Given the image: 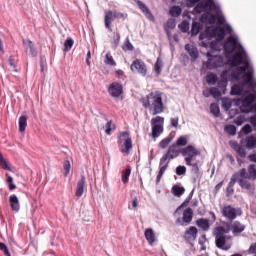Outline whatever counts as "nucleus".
Returning a JSON list of instances; mask_svg holds the SVG:
<instances>
[{
  "label": "nucleus",
  "instance_id": "0eeeda50",
  "mask_svg": "<svg viewBox=\"0 0 256 256\" xmlns=\"http://www.w3.org/2000/svg\"><path fill=\"white\" fill-rule=\"evenodd\" d=\"M255 70L253 65H251V58L248 56V66L245 68L244 72L240 74V78L243 77L242 85H247L251 91H256V79L253 77Z\"/></svg>",
  "mask_w": 256,
  "mask_h": 256
},
{
  "label": "nucleus",
  "instance_id": "4d7b16f0",
  "mask_svg": "<svg viewBox=\"0 0 256 256\" xmlns=\"http://www.w3.org/2000/svg\"><path fill=\"white\" fill-rule=\"evenodd\" d=\"M187 173V167L179 165L176 167V175H185Z\"/></svg>",
  "mask_w": 256,
  "mask_h": 256
},
{
  "label": "nucleus",
  "instance_id": "7ed1b4c3",
  "mask_svg": "<svg viewBox=\"0 0 256 256\" xmlns=\"http://www.w3.org/2000/svg\"><path fill=\"white\" fill-rule=\"evenodd\" d=\"M210 39H216V41H223L225 39V28L223 26H208L205 32L199 35V45L207 49L209 47Z\"/></svg>",
  "mask_w": 256,
  "mask_h": 256
},
{
  "label": "nucleus",
  "instance_id": "603ef678",
  "mask_svg": "<svg viewBox=\"0 0 256 256\" xmlns=\"http://www.w3.org/2000/svg\"><path fill=\"white\" fill-rule=\"evenodd\" d=\"M104 62L106 65H110L111 67H115L117 65V62H115L111 54H106V58Z\"/></svg>",
  "mask_w": 256,
  "mask_h": 256
},
{
  "label": "nucleus",
  "instance_id": "aec40b11",
  "mask_svg": "<svg viewBox=\"0 0 256 256\" xmlns=\"http://www.w3.org/2000/svg\"><path fill=\"white\" fill-rule=\"evenodd\" d=\"M179 155H181V149L177 150L176 144H172L171 146H169L168 150L164 154V156L167 157L170 161H172V159H177Z\"/></svg>",
  "mask_w": 256,
  "mask_h": 256
},
{
  "label": "nucleus",
  "instance_id": "6e6d98bb",
  "mask_svg": "<svg viewBox=\"0 0 256 256\" xmlns=\"http://www.w3.org/2000/svg\"><path fill=\"white\" fill-rule=\"evenodd\" d=\"M64 167V175L65 177H67V175H69L70 171H71V162L69 160H66L63 164Z\"/></svg>",
  "mask_w": 256,
  "mask_h": 256
},
{
  "label": "nucleus",
  "instance_id": "20e7f679",
  "mask_svg": "<svg viewBox=\"0 0 256 256\" xmlns=\"http://www.w3.org/2000/svg\"><path fill=\"white\" fill-rule=\"evenodd\" d=\"M244 72L245 68L243 67H236L233 70H224L221 73V80L217 83L218 89H220L222 93H225V91H227V84L229 81H239L241 79V73Z\"/></svg>",
  "mask_w": 256,
  "mask_h": 256
},
{
  "label": "nucleus",
  "instance_id": "5701e85b",
  "mask_svg": "<svg viewBox=\"0 0 256 256\" xmlns=\"http://www.w3.org/2000/svg\"><path fill=\"white\" fill-rule=\"evenodd\" d=\"M200 21L201 23H209L210 25H215V23H217V14L206 12L200 17Z\"/></svg>",
  "mask_w": 256,
  "mask_h": 256
},
{
  "label": "nucleus",
  "instance_id": "39448f33",
  "mask_svg": "<svg viewBox=\"0 0 256 256\" xmlns=\"http://www.w3.org/2000/svg\"><path fill=\"white\" fill-rule=\"evenodd\" d=\"M254 94H246L241 98L234 99L236 107H239L241 113H256V90Z\"/></svg>",
  "mask_w": 256,
  "mask_h": 256
},
{
  "label": "nucleus",
  "instance_id": "9b49d317",
  "mask_svg": "<svg viewBox=\"0 0 256 256\" xmlns=\"http://www.w3.org/2000/svg\"><path fill=\"white\" fill-rule=\"evenodd\" d=\"M163 125H165V118L156 116L151 119L152 137L157 139L163 133Z\"/></svg>",
  "mask_w": 256,
  "mask_h": 256
},
{
  "label": "nucleus",
  "instance_id": "ddd939ff",
  "mask_svg": "<svg viewBox=\"0 0 256 256\" xmlns=\"http://www.w3.org/2000/svg\"><path fill=\"white\" fill-rule=\"evenodd\" d=\"M238 175V184L241 187V189H245L246 191H251V178L247 175V169L242 168L239 172H237Z\"/></svg>",
  "mask_w": 256,
  "mask_h": 256
},
{
  "label": "nucleus",
  "instance_id": "052dcab7",
  "mask_svg": "<svg viewBox=\"0 0 256 256\" xmlns=\"http://www.w3.org/2000/svg\"><path fill=\"white\" fill-rule=\"evenodd\" d=\"M235 125H238V127H241L243 123H245V116L240 115L234 120Z\"/></svg>",
  "mask_w": 256,
  "mask_h": 256
},
{
  "label": "nucleus",
  "instance_id": "c756f323",
  "mask_svg": "<svg viewBox=\"0 0 256 256\" xmlns=\"http://www.w3.org/2000/svg\"><path fill=\"white\" fill-rule=\"evenodd\" d=\"M195 193V189H193L188 197L184 200V202L175 210L174 215L179 214V211H181V209L187 207V205H189V202L191 201V199H193V194Z\"/></svg>",
  "mask_w": 256,
  "mask_h": 256
},
{
  "label": "nucleus",
  "instance_id": "ea45409f",
  "mask_svg": "<svg viewBox=\"0 0 256 256\" xmlns=\"http://www.w3.org/2000/svg\"><path fill=\"white\" fill-rule=\"evenodd\" d=\"M27 129V116H20L19 117V131L20 133L25 132Z\"/></svg>",
  "mask_w": 256,
  "mask_h": 256
},
{
  "label": "nucleus",
  "instance_id": "09e8293b",
  "mask_svg": "<svg viewBox=\"0 0 256 256\" xmlns=\"http://www.w3.org/2000/svg\"><path fill=\"white\" fill-rule=\"evenodd\" d=\"M171 141H173V137L164 138L160 141L159 147H161L162 149H167V147H169V143H171Z\"/></svg>",
  "mask_w": 256,
  "mask_h": 256
},
{
  "label": "nucleus",
  "instance_id": "6ab92c4d",
  "mask_svg": "<svg viewBox=\"0 0 256 256\" xmlns=\"http://www.w3.org/2000/svg\"><path fill=\"white\" fill-rule=\"evenodd\" d=\"M86 188H87V180L85 178V174H82L80 180L77 182V185H76V197L78 198L83 197V193H85Z\"/></svg>",
  "mask_w": 256,
  "mask_h": 256
},
{
  "label": "nucleus",
  "instance_id": "6e6552de",
  "mask_svg": "<svg viewBox=\"0 0 256 256\" xmlns=\"http://www.w3.org/2000/svg\"><path fill=\"white\" fill-rule=\"evenodd\" d=\"M118 146L123 155L127 156L131 154V149H133V140L131 139L129 132H120L118 136Z\"/></svg>",
  "mask_w": 256,
  "mask_h": 256
},
{
  "label": "nucleus",
  "instance_id": "72a5a7b5",
  "mask_svg": "<svg viewBox=\"0 0 256 256\" xmlns=\"http://www.w3.org/2000/svg\"><path fill=\"white\" fill-rule=\"evenodd\" d=\"M144 235L149 245H153V243L156 241L155 233L153 232V229L151 228L146 229Z\"/></svg>",
  "mask_w": 256,
  "mask_h": 256
},
{
  "label": "nucleus",
  "instance_id": "412c9836",
  "mask_svg": "<svg viewBox=\"0 0 256 256\" xmlns=\"http://www.w3.org/2000/svg\"><path fill=\"white\" fill-rule=\"evenodd\" d=\"M199 154H200L199 150H197L193 145H188L187 147L181 149V155H183V157L187 155V157H190L191 159H193L194 156Z\"/></svg>",
  "mask_w": 256,
  "mask_h": 256
},
{
  "label": "nucleus",
  "instance_id": "680f3d73",
  "mask_svg": "<svg viewBox=\"0 0 256 256\" xmlns=\"http://www.w3.org/2000/svg\"><path fill=\"white\" fill-rule=\"evenodd\" d=\"M105 127H106V130H105L106 135H111V131L113 129L112 128L113 127V120L108 121L106 123Z\"/></svg>",
  "mask_w": 256,
  "mask_h": 256
},
{
  "label": "nucleus",
  "instance_id": "de8ad7c7",
  "mask_svg": "<svg viewBox=\"0 0 256 256\" xmlns=\"http://www.w3.org/2000/svg\"><path fill=\"white\" fill-rule=\"evenodd\" d=\"M191 172L194 174L193 181H194V183H196L197 179H198V177L200 175V173H199V164H197V163L192 164Z\"/></svg>",
  "mask_w": 256,
  "mask_h": 256
},
{
  "label": "nucleus",
  "instance_id": "5fc2aeb1",
  "mask_svg": "<svg viewBox=\"0 0 256 256\" xmlns=\"http://www.w3.org/2000/svg\"><path fill=\"white\" fill-rule=\"evenodd\" d=\"M236 153L241 157V159H245L247 157V150L243 146L238 147Z\"/></svg>",
  "mask_w": 256,
  "mask_h": 256
},
{
  "label": "nucleus",
  "instance_id": "a878e982",
  "mask_svg": "<svg viewBox=\"0 0 256 256\" xmlns=\"http://www.w3.org/2000/svg\"><path fill=\"white\" fill-rule=\"evenodd\" d=\"M10 207L12 211H15V213H19V210L21 209V205L19 204V198L17 195L13 194L9 197Z\"/></svg>",
  "mask_w": 256,
  "mask_h": 256
},
{
  "label": "nucleus",
  "instance_id": "69168bd1",
  "mask_svg": "<svg viewBox=\"0 0 256 256\" xmlns=\"http://www.w3.org/2000/svg\"><path fill=\"white\" fill-rule=\"evenodd\" d=\"M251 131H253V128L249 124H246L242 127V133H244V135H249Z\"/></svg>",
  "mask_w": 256,
  "mask_h": 256
},
{
  "label": "nucleus",
  "instance_id": "4468645a",
  "mask_svg": "<svg viewBox=\"0 0 256 256\" xmlns=\"http://www.w3.org/2000/svg\"><path fill=\"white\" fill-rule=\"evenodd\" d=\"M193 221V209L188 207L184 210L183 216L178 217L176 219V225H180L181 227H187Z\"/></svg>",
  "mask_w": 256,
  "mask_h": 256
},
{
  "label": "nucleus",
  "instance_id": "bf43d9fd",
  "mask_svg": "<svg viewBox=\"0 0 256 256\" xmlns=\"http://www.w3.org/2000/svg\"><path fill=\"white\" fill-rule=\"evenodd\" d=\"M0 251H2L5 256H11V252H9V248H7L5 243L0 242Z\"/></svg>",
  "mask_w": 256,
  "mask_h": 256
},
{
  "label": "nucleus",
  "instance_id": "f3484780",
  "mask_svg": "<svg viewBox=\"0 0 256 256\" xmlns=\"http://www.w3.org/2000/svg\"><path fill=\"white\" fill-rule=\"evenodd\" d=\"M213 235L215 237V245L218 249H222V251H229L231 249V246H225L227 243L225 234H219L213 230Z\"/></svg>",
  "mask_w": 256,
  "mask_h": 256
},
{
  "label": "nucleus",
  "instance_id": "dca6fc26",
  "mask_svg": "<svg viewBox=\"0 0 256 256\" xmlns=\"http://www.w3.org/2000/svg\"><path fill=\"white\" fill-rule=\"evenodd\" d=\"M170 163H171V160L169 158H167V156L163 155L160 158L159 172L156 177V184H159L161 182V178L163 177V175H165V171H167V169H169Z\"/></svg>",
  "mask_w": 256,
  "mask_h": 256
},
{
  "label": "nucleus",
  "instance_id": "f704fd0d",
  "mask_svg": "<svg viewBox=\"0 0 256 256\" xmlns=\"http://www.w3.org/2000/svg\"><path fill=\"white\" fill-rule=\"evenodd\" d=\"M245 86L243 84H239V85H234L231 88L230 94L231 95H243L244 93V88Z\"/></svg>",
  "mask_w": 256,
  "mask_h": 256
},
{
  "label": "nucleus",
  "instance_id": "e433bc0d",
  "mask_svg": "<svg viewBox=\"0 0 256 256\" xmlns=\"http://www.w3.org/2000/svg\"><path fill=\"white\" fill-rule=\"evenodd\" d=\"M183 13V9H181V6H172L169 10V14L171 17L177 18Z\"/></svg>",
  "mask_w": 256,
  "mask_h": 256
},
{
  "label": "nucleus",
  "instance_id": "bb28decb",
  "mask_svg": "<svg viewBox=\"0 0 256 256\" xmlns=\"http://www.w3.org/2000/svg\"><path fill=\"white\" fill-rule=\"evenodd\" d=\"M24 45H26V51L32 56L37 57V49L31 40H23Z\"/></svg>",
  "mask_w": 256,
  "mask_h": 256
},
{
  "label": "nucleus",
  "instance_id": "864d4df0",
  "mask_svg": "<svg viewBox=\"0 0 256 256\" xmlns=\"http://www.w3.org/2000/svg\"><path fill=\"white\" fill-rule=\"evenodd\" d=\"M176 147H185V145H187V137L185 136H180L177 140H176Z\"/></svg>",
  "mask_w": 256,
  "mask_h": 256
},
{
  "label": "nucleus",
  "instance_id": "9d476101",
  "mask_svg": "<svg viewBox=\"0 0 256 256\" xmlns=\"http://www.w3.org/2000/svg\"><path fill=\"white\" fill-rule=\"evenodd\" d=\"M115 19H127V14L118 12L117 10H107L105 12L104 23L109 33L113 32V28H111V23H113Z\"/></svg>",
  "mask_w": 256,
  "mask_h": 256
},
{
  "label": "nucleus",
  "instance_id": "423d86ee",
  "mask_svg": "<svg viewBox=\"0 0 256 256\" xmlns=\"http://www.w3.org/2000/svg\"><path fill=\"white\" fill-rule=\"evenodd\" d=\"M195 13H205V11H212V13H221V4L216 0H203L194 7Z\"/></svg>",
  "mask_w": 256,
  "mask_h": 256
},
{
  "label": "nucleus",
  "instance_id": "2eb2a0df",
  "mask_svg": "<svg viewBox=\"0 0 256 256\" xmlns=\"http://www.w3.org/2000/svg\"><path fill=\"white\" fill-rule=\"evenodd\" d=\"M130 69L132 73H139L142 77L147 75V65L141 59H136L130 65Z\"/></svg>",
  "mask_w": 256,
  "mask_h": 256
},
{
  "label": "nucleus",
  "instance_id": "1a4fd4ad",
  "mask_svg": "<svg viewBox=\"0 0 256 256\" xmlns=\"http://www.w3.org/2000/svg\"><path fill=\"white\" fill-rule=\"evenodd\" d=\"M207 69H221V67H225V59L220 54H215V52H207L206 53Z\"/></svg>",
  "mask_w": 256,
  "mask_h": 256
},
{
  "label": "nucleus",
  "instance_id": "8fccbe9b",
  "mask_svg": "<svg viewBox=\"0 0 256 256\" xmlns=\"http://www.w3.org/2000/svg\"><path fill=\"white\" fill-rule=\"evenodd\" d=\"M129 177H131V168H127L122 173V183H128Z\"/></svg>",
  "mask_w": 256,
  "mask_h": 256
},
{
  "label": "nucleus",
  "instance_id": "c03bdc74",
  "mask_svg": "<svg viewBox=\"0 0 256 256\" xmlns=\"http://www.w3.org/2000/svg\"><path fill=\"white\" fill-rule=\"evenodd\" d=\"M209 93L212 97L216 99V101H219V99H221V90H219V88L212 87L209 89Z\"/></svg>",
  "mask_w": 256,
  "mask_h": 256
},
{
  "label": "nucleus",
  "instance_id": "13d9d810",
  "mask_svg": "<svg viewBox=\"0 0 256 256\" xmlns=\"http://www.w3.org/2000/svg\"><path fill=\"white\" fill-rule=\"evenodd\" d=\"M238 181L239 182V176L237 175V172L235 174L232 175L230 182L228 183V187L229 188H233L235 187V182Z\"/></svg>",
  "mask_w": 256,
  "mask_h": 256
},
{
  "label": "nucleus",
  "instance_id": "cd10ccee",
  "mask_svg": "<svg viewBox=\"0 0 256 256\" xmlns=\"http://www.w3.org/2000/svg\"><path fill=\"white\" fill-rule=\"evenodd\" d=\"M201 29H203V24L194 20L192 22L191 31H190L191 37H196V35H199V33H201Z\"/></svg>",
  "mask_w": 256,
  "mask_h": 256
},
{
  "label": "nucleus",
  "instance_id": "79ce46f5",
  "mask_svg": "<svg viewBox=\"0 0 256 256\" xmlns=\"http://www.w3.org/2000/svg\"><path fill=\"white\" fill-rule=\"evenodd\" d=\"M247 176L252 180L255 181L256 179V165L255 164H250L248 166V174Z\"/></svg>",
  "mask_w": 256,
  "mask_h": 256
},
{
  "label": "nucleus",
  "instance_id": "f8f14e48",
  "mask_svg": "<svg viewBox=\"0 0 256 256\" xmlns=\"http://www.w3.org/2000/svg\"><path fill=\"white\" fill-rule=\"evenodd\" d=\"M222 217H225L228 221H235L237 217H241L242 212L241 209H235V207L231 205L224 206L221 210Z\"/></svg>",
  "mask_w": 256,
  "mask_h": 256
},
{
  "label": "nucleus",
  "instance_id": "b1692460",
  "mask_svg": "<svg viewBox=\"0 0 256 256\" xmlns=\"http://www.w3.org/2000/svg\"><path fill=\"white\" fill-rule=\"evenodd\" d=\"M185 51L188 53V55L193 59L194 61L196 59H199V50L195 47V45L192 44H186L185 45Z\"/></svg>",
  "mask_w": 256,
  "mask_h": 256
},
{
  "label": "nucleus",
  "instance_id": "4c0bfd02",
  "mask_svg": "<svg viewBox=\"0 0 256 256\" xmlns=\"http://www.w3.org/2000/svg\"><path fill=\"white\" fill-rule=\"evenodd\" d=\"M224 131L225 133H227L228 135H231L232 137H234V135H237V127H235V125L233 124L225 125Z\"/></svg>",
  "mask_w": 256,
  "mask_h": 256
},
{
  "label": "nucleus",
  "instance_id": "2f4dec72",
  "mask_svg": "<svg viewBox=\"0 0 256 256\" xmlns=\"http://www.w3.org/2000/svg\"><path fill=\"white\" fill-rule=\"evenodd\" d=\"M172 193H173L174 197H181L185 194V187L175 184L172 187Z\"/></svg>",
  "mask_w": 256,
  "mask_h": 256
},
{
  "label": "nucleus",
  "instance_id": "a18cd8bd",
  "mask_svg": "<svg viewBox=\"0 0 256 256\" xmlns=\"http://www.w3.org/2000/svg\"><path fill=\"white\" fill-rule=\"evenodd\" d=\"M0 167L4 169L5 171H12L11 166H9V163L5 158H3V154L0 153Z\"/></svg>",
  "mask_w": 256,
  "mask_h": 256
},
{
  "label": "nucleus",
  "instance_id": "e2e57ef3",
  "mask_svg": "<svg viewBox=\"0 0 256 256\" xmlns=\"http://www.w3.org/2000/svg\"><path fill=\"white\" fill-rule=\"evenodd\" d=\"M170 127H174V129H177V127H179V117H174L170 119Z\"/></svg>",
  "mask_w": 256,
  "mask_h": 256
},
{
  "label": "nucleus",
  "instance_id": "f257e3e1",
  "mask_svg": "<svg viewBox=\"0 0 256 256\" xmlns=\"http://www.w3.org/2000/svg\"><path fill=\"white\" fill-rule=\"evenodd\" d=\"M224 51L227 55L234 53L227 60V65H230V67H242V69L249 67V54H247L243 45L239 43V36L237 34L231 35L226 39L224 42Z\"/></svg>",
  "mask_w": 256,
  "mask_h": 256
},
{
  "label": "nucleus",
  "instance_id": "a19ab883",
  "mask_svg": "<svg viewBox=\"0 0 256 256\" xmlns=\"http://www.w3.org/2000/svg\"><path fill=\"white\" fill-rule=\"evenodd\" d=\"M210 113H212L214 117H219V115H221V109L219 108V104L217 103L210 104Z\"/></svg>",
  "mask_w": 256,
  "mask_h": 256
},
{
  "label": "nucleus",
  "instance_id": "c85d7f7f",
  "mask_svg": "<svg viewBox=\"0 0 256 256\" xmlns=\"http://www.w3.org/2000/svg\"><path fill=\"white\" fill-rule=\"evenodd\" d=\"M245 227V224H241L239 221H234L232 224L233 235H239V233H243V231H245Z\"/></svg>",
  "mask_w": 256,
  "mask_h": 256
},
{
  "label": "nucleus",
  "instance_id": "0e129e2a",
  "mask_svg": "<svg viewBox=\"0 0 256 256\" xmlns=\"http://www.w3.org/2000/svg\"><path fill=\"white\" fill-rule=\"evenodd\" d=\"M228 115L230 119H233L236 115H239V109L231 108L230 110H228Z\"/></svg>",
  "mask_w": 256,
  "mask_h": 256
},
{
  "label": "nucleus",
  "instance_id": "338daca9",
  "mask_svg": "<svg viewBox=\"0 0 256 256\" xmlns=\"http://www.w3.org/2000/svg\"><path fill=\"white\" fill-rule=\"evenodd\" d=\"M166 27H168V29H175V27H177V23H175V20L169 19L166 23Z\"/></svg>",
  "mask_w": 256,
  "mask_h": 256
},
{
  "label": "nucleus",
  "instance_id": "c9c22d12",
  "mask_svg": "<svg viewBox=\"0 0 256 256\" xmlns=\"http://www.w3.org/2000/svg\"><path fill=\"white\" fill-rule=\"evenodd\" d=\"M73 45H75V40H73V38H71V37L67 38L64 42L63 52L67 53V52L71 51V49H73Z\"/></svg>",
  "mask_w": 256,
  "mask_h": 256
},
{
  "label": "nucleus",
  "instance_id": "f03ea898",
  "mask_svg": "<svg viewBox=\"0 0 256 256\" xmlns=\"http://www.w3.org/2000/svg\"><path fill=\"white\" fill-rule=\"evenodd\" d=\"M144 109L152 111V115H161L165 111V104L163 103V95L160 91L151 92L141 99Z\"/></svg>",
  "mask_w": 256,
  "mask_h": 256
},
{
  "label": "nucleus",
  "instance_id": "7c9ffc66",
  "mask_svg": "<svg viewBox=\"0 0 256 256\" xmlns=\"http://www.w3.org/2000/svg\"><path fill=\"white\" fill-rule=\"evenodd\" d=\"M196 225L202 229V231H209V227H211V224H209V220L205 218H200L196 221Z\"/></svg>",
  "mask_w": 256,
  "mask_h": 256
},
{
  "label": "nucleus",
  "instance_id": "4be33fe9",
  "mask_svg": "<svg viewBox=\"0 0 256 256\" xmlns=\"http://www.w3.org/2000/svg\"><path fill=\"white\" fill-rule=\"evenodd\" d=\"M139 9L144 13L145 17L149 19V21H153L155 19V16H153V13H151V10L145 5V3L141 2V0L136 1Z\"/></svg>",
  "mask_w": 256,
  "mask_h": 256
},
{
  "label": "nucleus",
  "instance_id": "a211bd4d",
  "mask_svg": "<svg viewBox=\"0 0 256 256\" xmlns=\"http://www.w3.org/2000/svg\"><path fill=\"white\" fill-rule=\"evenodd\" d=\"M108 93L115 99L121 97V95H123V85L119 84V82L111 83L108 88Z\"/></svg>",
  "mask_w": 256,
  "mask_h": 256
},
{
  "label": "nucleus",
  "instance_id": "49530a36",
  "mask_svg": "<svg viewBox=\"0 0 256 256\" xmlns=\"http://www.w3.org/2000/svg\"><path fill=\"white\" fill-rule=\"evenodd\" d=\"M178 28L182 33H189V22L187 20L182 21Z\"/></svg>",
  "mask_w": 256,
  "mask_h": 256
},
{
  "label": "nucleus",
  "instance_id": "774afa93",
  "mask_svg": "<svg viewBox=\"0 0 256 256\" xmlns=\"http://www.w3.org/2000/svg\"><path fill=\"white\" fill-rule=\"evenodd\" d=\"M216 21H217L218 25H225V16L217 15Z\"/></svg>",
  "mask_w": 256,
  "mask_h": 256
},
{
  "label": "nucleus",
  "instance_id": "37998d69",
  "mask_svg": "<svg viewBox=\"0 0 256 256\" xmlns=\"http://www.w3.org/2000/svg\"><path fill=\"white\" fill-rule=\"evenodd\" d=\"M206 82L208 85H217V74L209 73L206 75Z\"/></svg>",
  "mask_w": 256,
  "mask_h": 256
},
{
  "label": "nucleus",
  "instance_id": "473e14b6",
  "mask_svg": "<svg viewBox=\"0 0 256 256\" xmlns=\"http://www.w3.org/2000/svg\"><path fill=\"white\" fill-rule=\"evenodd\" d=\"M213 231L220 235H227V233L231 232V225L229 223H226V227L218 226L214 228Z\"/></svg>",
  "mask_w": 256,
  "mask_h": 256
},
{
  "label": "nucleus",
  "instance_id": "393cba45",
  "mask_svg": "<svg viewBox=\"0 0 256 256\" xmlns=\"http://www.w3.org/2000/svg\"><path fill=\"white\" fill-rule=\"evenodd\" d=\"M208 47H210V49H211V51H209L208 53H214L217 55H219V53H221V41H219V40L212 41L210 39Z\"/></svg>",
  "mask_w": 256,
  "mask_h": 256
},
{
  "label": "nucleus",
  "instance_id": "58836bf2",
  "mask_svg": "<svg viewBox=\"0 0 256 256\" xmlns=\"http://www.w3.org/2000/svg\"><path fill=\"white\" fill-rule=\"evenodd\" d=\"M255 147H256V137L255 136L246 137V148L255 149Z\"/></svg>",
  "mask_w": 256,
  "mask_h": 256
},
{
  "label": "nucleus",
  "instance_id": "3c124183",
  "mask_svg": "<svg viewBox=\"0 0 256 256\" xmlns=\"http://www.w3.org/2000/svg\"><path fill=\"white\" fill-rule=\"evenodd\" d=\"M197 233H198V230H197V227L195 226H190L188 230L185 231V235H190V237H197Z\"/></svg>",
  "mask_w": 256,
  "mask_h": 256
}]
</instances>
